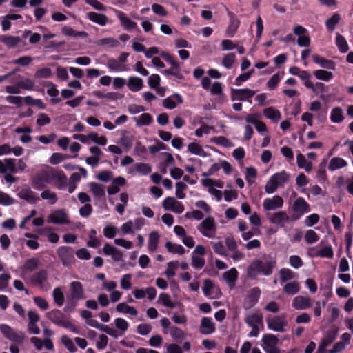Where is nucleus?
Listing matches in <instances>:
<instances>
[{
  "mask_svg": "<svg viewBox=\"0 0 353 353\" xmlns=\"http://www.w3.org/2000/svg\"><path fill=\"white\" fill-rule=\"evenodd\" d=\"M267 326L269 330L276 332H284L288 326V321L283 316L267 317Z\"/></svg>",
  "mask_w": 353,
  "mask_h": 353,
  "instance_id": "20e7f679",
  "label": "nucleus"
},
{
  "mask_svg": "<svg viewBox=\"0 0 353 353\" xmlns=\"http://www.w3.org/2000/svg\"><path fill=\"white\" fill-rule=\"evenodd\" d=\"M312 59L315 63L319 65L321 68L328 70L335 69L336 63L334 61L322 57L318 54H313Z\"/></svg>",
  "mask_w": 353,
  "mask_h": 353,
  "instance_id": "6ab92c4d",
  "label": "nucleus"
},
{
  "mask_svg": "<svg viewBox=\"0 0 353 353\" xmlns=\"http://www.w3.org/2000/svg\"><path fill=\"white\" fill-rule=\"evenodd\" d=\"M47 317L55 325L63 327L67 321L65 315L58 310H53L48 312Z\"/></svg>",
  "mask_w": 353,
  "mask_h": 353,
  "instance_id": "dca6fc26",
  "label": "nucleus"
},
{
  "mask_svg": "<svg viewBox=\"0 0 353 353\" xmlns=\"http://www.w3.org/2000/svg\"><path fill=\"white\" fill-rule=\"evenodd\" d=\"M214 289V286L212 281L205 279L203 287V292L205 296L213 298L212 291Z\"/></svg>",
  "mask_w": 353,
  "mask_h": 353,
  "instance_id": "052dcab7",
  "label": "nucleus"
},
{
  "mask_svg": "<svg viewBox=\"0 0 353 353\" xmlns=\"http://www.w3.org/2000/svg\"><path fill=\"white\" fill-rule=\"evenodd\" d=\"M165 248L171 253L183 254L185 252V249L182 245L172 243L170 241L165 243Z\"/></svg>",
  "mask_w": 353,
  "mask_h": 353,
  "instance_id": "3c124183",
  "label": "nucleus"
},
{
  "mask_svg": "<svg viewBox=\"0 0 353 353\" xmlns=\"http://www.w3.org/2000/svg\"><path fill=\"white\" fill-rule=\"evenodd\" d=\"M116 310L118 312L125 314H130L132 316H137L138 314V311L134 307L130 306L125 303H119L116 307Z\"/></svg>",
  "mask_w": 353,
  "mask_h": 353,
  "instance_id": "cd10ccee",
  "label": "nucleus"
},
{
  "mask_svg": "<svg viewBox=\"0 0 353 353\" xmlns=\"http://www.w3.org/2000/svg\"><path fill=\"white\" fill-rule=\"evenodd\" d=\"M313 74L317 79L325 81H329L333 78L332 72L324 70H316L314 71Z\"/></svg>",
  "mask_w": 353,
  "mask_h": 353,
  "instance_id": "c03bdc74",
  "label": "nucleus"
},
{
  "mask_svg": "<svg viewBox=\"0 0 353 353\" xmlns=\"http://www.w3.org/2000/svg\"><path fill=\"white\" fill-rule=\"evenodd\" d=\"M132 275L130 274H125L122 276L121 279V287L125 290H128L132 287Z\"/></svg>",
  "mask_w": 353,
  "mask_h": 353,
  "instance_id": "774afa93",
  "label": "nucleus"
},
{
  "mask_svg": "<svg viewBox=\"0 0 353 353\" xmlns=\"http://www.w3.org/2000/svg\"><path fill=\"white\" fill-rule=\"evenodd\" d=\"M1 41L9 48H12L17 46L21 41V39L19 37L3 35L1 38Z\"/></svg>",
  "mask_w": 353,
  "mask_h": 353,
  "instance_id": "473e14b6",
  "label": "nucleus"
},
{
  "mask_svg": "<svg viewBox=\"0 0 353 353\" xmlns=\"http://www.w3.org/2000/svg\"><path fill=\"white\" fill-rule=\"evenodd\" d=\"M347 163L343 159L340 157H333L328 165V169L334 171L347 166Z\"/></svg>",
  "mask_w": 353,
  "mask_h": 353,
  "instance_id": "f704fd0d",
  "label": "nucleus"
},
{
  "mask_svg": "<svg viewBox=\"0 0 353 353\" xmlns=\"http://www.w3.org/2000/svg\"><path fill=\"white\" fill-rule=\"evenodd\" d=\"M57 254L62 264L65 266L70 265L74 259V252L69 247H59L57 250Z\"/></svg>",
  "mask_w": 353,
  "mask_h": 353,
  "instance_id": "9b49d317",
  "label": "nucleus"
},
{
  "mask_svg": "<svg viewBox=\"0 0 353 353\" xmlns=\"http://www.w3.org/2000/svg\"><path fill=\"white\" fill-rule=\"evenodd\" d=\"M97 329L105 332L114 338H118L119 335V332H117V330L111 328L108 325H103L100 323Z\"/></svg>",
  "mask_w": 353,
  "mask_h": 353,
  "instance_id": "0e129e2a",
  "label": "nucleus"
},
{
  "mask_svg": "<svg viewBox=\"0 0 353 353\" xmlns=\"http://www.w3.org/2000/svg\"><path fill=\"white\" fill-rule=\"evenodd\" d=\"M137 126L149 125L152 121V117L149 113H143L139 117H134Z\"/></svg>",
  "mask_w": 353,
  "mask_h": 353,
  "instance_id": "58836bf2",
  "label": "nucleus"
},
{
  "mask_svg": "<svg viewBox=\"0 0 353 353\" xmlns=\"http://www.w3.org/2000/svg\"><path fill=\"white\" fill-rule=\"evenodd\" d=\"M236 61V55L234 53H228L224 56L222 60L223 65L227 69H230L232 67L233 63Z\"/></svg>",
  "mask_w": 353,
  "mask_h": 353,
  "instance_id": "13d9d810",
  "label": "nucleus"
},
{
  "mask_svg": "<svg viewBox=\"0 0 353 353\" xmlns=\"http://www.w3.org/2000/svg\"><path fill=\"white\" fill-rule=\"evenodd\" d=\"M69 217L63 209L53 211L48 217L47 221H69Z\"/></svg>",
  "mask_w": 353,
  "mask_h": 353,
  "instance_id": "c85d7f7f",
  "label": "nucleus"
},
{
  "mask_svg": "<svg viewBox=\"0 0 353 353\" xmlns=\"http://www.w3.org/2000/svg\"><path fill=\"white\" fill-rule=\"evenodd\" d=\"M86 18L100 26H105L108 21V18L106 15L95 12H88L86 14Z\"/></svg>",
  "mask_w": 353,
  "mask_h": 353,
  "instance_id": "412c9836",
  "label": "nucleus"
},
{
  "mask_svg": "<svg viewBox=\"0 0 353 353\" xmlns=\"http://www.w3.org/2000/svg\"><path fill=\"white\" fill-rule=\"evenodd\" d=\"M211 245L216 254L226 258V256L228 255L226 246L225 247L220 241L211 242Z\"/></svg>",
  "mask_w": 353,
  "mask_h": 353,
  "instance_id": "09e8293b",
  "label": "nucleus"
},
{
  "mask_svg": "<svg viewBox=\"0 0 353 353\" xmlns=\"http://www.w3.org/2000/svg\"><path fill=\"white\" fill-rule=\"evenodd\" d=\"M90 188L95 196L103 197L105 195L104 188L102 185L97 183L95 182H91L90 183Z\"/></svg>",
  "mask_w": 353,
  "mask_h": 353,
  "instance_id": "a18cd8bd",
  "label": "nucleus"
},
{
  "mask_svg": "<svg viewBox=\"0 0 353 353\" xmlns=\"http://www.w3.org/2000/svg\"><path fill=\"white\" fill-rule=\"evenodd\" d=\"M169 333L172 338L176 342H181L186 338V334L176 326L170 327Z\"/></svg>",
  "mask_w": 353,
  "mask_h": 353,
  "instance_id": "7c9ffc66",
  "label": "nucleus"
},
{
  "mask_svg": "<svg viewBox=\"0 0 353 353\" xmlns=\"http://www.w3.org/2000/svg\"><path fill=\"white\" fill-rule=\"evenodd\" d=\"M225 244L227 248V259H232L234 263L239 262L245 258L243 252L238 249V244L232 235H228L225 238Z\"/></svg>",
  "mask_w": 353,
  "mask_h": 353,
  "instance_id": "7ed1b4c3",
  "label": "nucleus"
},
{
  "mask_svg": "<svg viewBox=\"0 0 353 353\" xmlns=\"http://www.w3.org/2000/svg\"><path fill=\"white\" fill-rule=\"evenodd\" d=\"M59 90L57 89L56 85L52 84V87L47 90V94L52 97V98L50 99V102L52 104H57L61 101V99L57 97L59 95Z\"/></svg>",
  "mask_w": 353,
  "mask_h": 353,
  "instance_id": "4d7b16f0",
  "label": "nucleus"
},
{
  "mask_svg": "<svg viewBox=\"0 0 353 353\" xmlns=\"http://www.w3.org/2000/svg\"><path fill=\"white\" fill-rule=\"evenodd\" d=\"M264 115L274 122H277L281 117V114L278 110L269 107L263 110Z\"/></svg>",
  "mask_w": 353,
  "mask_h": 353,
  "instance_id": "e433bc0d",
  "label": "nucleus"
},
{
  "mask_svg": "<svg viewBox=\"0 0 353 353\" xmlns=\"http://www.w3.org/2000/svg\"><path fill=\"white\" fill-rule=\"evenodd\" d=\"M17 86L20 87V89L32 90L34 86V81L30 79H23L17 82Z\"/></svg>",
  "mask_w": 353,
  "mask_h": 353,
  "instance_id": "bf43d9fd",
  "label": "nucleus"
},
{
  "mask_svg": "<svg viewBox=\"0 0 353 353\" xmlns=\"http://www.w3.org/2000/svg\"><path fill=\"white\" fill-rule=\"evenodd\" d=\"M297 165L300 168H304L306 172H310L312 169V163L311 161H307L305 156L299 153L296 156Z\"/></svg>",
  "mask_w": 353,
  "mask_h": 353,
  "instance_id": "c9c22d12",
  "label": "nucleus"
},
{
  "mask_svg": "<svg viewBox=\"0 0 353 353\" xmlns=\"http://www.w3.org/2000/svg\"><path fill=\"white\" fill-rule=\"evenodd\" d=\"M263 349L266 353H281L277 347L279 339L274 334H265L262 338Z\"/></svg>",
  "mask_w": 353,
  "mask_h": 353,
  "instance_id": "39448f33",
  "label": "nucleus"
},
{
  "mask_svg": "<svg viewBox=\"0 0 353 353\" xmlns=\"http://www.w3.org/2000/svg\"><path fill=\"white\" fill-rule=\"evenodd\" d=\"M271 177L272 178V180L276 182L279 187H281L283 186L289 179L290 174L285 170H283L281 172L274 174L272 176H271Z\"/></svg>",
  "mask_w": 353,
  "mask_h": 353,
  "instance_id": "c756f323",
  "label": "nucleus"
},
{
  "mask_svg": "<svg viewBox=\"0 0 353 353\" xmlns=\"http://www.w3.org/2000/svg\"><path fill=\"white\" fill-rule=\"evenodd\" d=\"M18 196L28 201L30 203H34L37 201L39 200V198L37 196V194L29 189H22L19 193Z\"/></svg>",
  "mask_w": 353,
  "mask_h": 353,
  "instance_id": "5701e85b",
  "label": "nucleus"
},
{
  "mask_svg": "<svg viewBox=\"0 0 353 353\" xmlns=\"http://www.w3.org/2000/svg\"><path fill=\"white\" fill-rule=\"evenodd\" d=\"M292 209L294 211V219L296 220L310 211V205L303 198L299 197L295 200Z\"/></svg>",
  "mask_w": 353,
  "mask_h": 353,
  "instance_id": "0eeeda50",
  "label": "nucleus"
},
{
  "mask_svg": "<svg viewBox=\"0 0 353 353\" xmlns=\"http://www.w3.org/2000/svg\"><path fill=\"white\" fill-rule=\"evenodd\" d=\"M107 67L111 71H123V65L119 63V61L114 58H110L107 62Z\"/></svg>",
  "mask_w": 353,
  "mask_h": 353,
  "instance_id": "864d4df0",
  "label": "nucleus"
},
{
  "mask_svg": "<svg viewBox=\"0 0 353 353\" xmlns=\"http://www.w3.org/2000/svg\"><path fill=\"white\" fill-rule=\"evenodd\" d=\"M212 142L216 145H221L223 147H230L232 145L230 141L223 136L215 137L212 138Z\"/></svg>",
  "mask_w": 353,
  "mask_h": 353,
  "instance_id": "338daca9",
  "label": "nucleus"
},
{
  "mask_svg": "<svg viewBox=\"0 0 353 353\" xmlns=\"http://www.w3.org/2000/svg\"><path fill=\"white\" fill-rule=\"evenodd\" d=\"M136 171L141 175H147L152 172V167L145 163H137L134 164Z\"/></svg>",
  "mask_w": 353,
  "mask_h": 353,
  "instance_id": "5fc2aeb1",
  "label": "nucleus"
},
{
  "mask_svg": "<svg viewBox=\"0 0 353 353\" xmlns=\"http://www.w3.org/2000/svg\"><path fill=\"white\" fill-rule=\"evenodd\" d=\"M61 341L70 352L74 353L77 351V347L74 344L72 340L68 336H62L61 338Z\"/></svg>",
  "mask_w": 353,
  "mask_h": 353,
  "instance_id": "8fccbe9b",
  "label": "nucleus"
},
{
  "mask_svg": "<svg viewBox=\"0 0 353 353\" xmlns=\"http://www.w3.org/2000/svg\"><path fill=\"white\" fill-rule=\"evenodd\" d=\"M114 323L116 328L118 330L117 331L119 332V337L123 335L129 327L128 322L123 318H116L114 321Z\"/></svg>",
  "mask_w": 353,
  "mask_h": 353,
  "instance_id": "2f4dec72",
  "label": "nucleus"
},
{
  "mask_svg": "<svg viewBox=\"0 0 353 353\" xmlns=\"http://www.w3.org/2000/svg\"><path fill=\"white\" fill-rule=\"evenodd\" d=\"M344 119L342 109L340 107L334 108L330 114V120L333 123H341Z\"/></svg>",
  "mask_w": 353,
  "mask_h": 353,
  "instance_id": "ea45409f",
  "label": "nucleus"
},
{
  "mask_svg": "<svg viewBox=\"0 0 353 353\" xmlns=\"http://www.w3.org/2000/svg\"><path fill=\"white\" fill-rule=\"evenodd\" d=\"M255 94V91L249 88L243 89H232L231 99L232 101H247L251 99Z\"/></svg>",
  "mask_w": 353,
  "mask_h": 353,
  "instance_id": "9d476101",
  "label": "nucleus"
},
{
  "mask_svg": "<svg viewBox=\"0 0 353 353\" xmlns=\"http://www.w3.org/2000/svg\"><path fill=\"white\" fill-rule=\"evenodd\" d=\"M51 176L54 179L57 180L61 185L66 186L68 179L62 170L52 172Z\"/></svg>",
  "mask_w": 353,
  "mask_h": 353,
  "instance_id": "6e6d98bb",
  "label": "nucleus"
},
{
  "mask_svg": "<svg viewBox=\"0 0 353 353\" xmlns=\"http://www.w3.org/2000/svg\"><path fill=\"white\" fill-rule=\"evenodd\" d=\"M158 302L168 308L172 309L175 307V304L171 300L170 295L166 293H162L159 294Z\"/></svg>",
  "mask_w": 353,
  "mask_h": 353,
  "instance_id": "49530a36",
  "label": "nucleus"
},
{
  "mask_svg": "<svg viewBox=\"0 0 353 353\" xmlns=\"http://www.w3.org/2000/svg\"><path fill=\"white\" fill-rule=\"evenodd\" d=\"M188 188V185L181 181L176 183V196L178 199H183L185 197V194L183 192Z\"/></svg>",
  "mask_w": 353,
  "mask_h": 353,
  "instance_id": "69168bd1",
  "label": "nucleus"
},
{
  "mask_svg": "<svg viewBox=\"0 0 353 353\" xmlns=\"http://www.w3.org/2000/svg\"><path fill=\"white\" fill-rule=\"evenodd\" d=\"M0 330L5 337L14 343H21L25 338V334L23 332H15L7 325H1L0 326Z\"/></svg>",
  "mask_w": 353,
  "mask_h": 353,
  "instance_id": "423d86ee",
  "label": "nucleus"
},
{
  "mask_svg": "<svg viewBox=\"0 0 353 353\" xmlns=\"http://www.w3.org/2000/svg\"><path fill=\"white\" fill-rule=\"evenodd\" d=\"M283 205V199L280 196H274L272 199H264L263 206L265 210H275Z\"/></svg>",
  "mask_w": 353,
  "mask_h": 353,
  "instance_id": "2eb2a0df",
  "label": "nucleus"
},
{
  "mask_svg": "<svg viewBox=\"0 0 353 353\" xmlns=\"http://www.w3.org/2000/svg\"><path fill=\"white\" fill-rule=\"evenodd\" d=\"M5 163L0 160V173L6 174L7 172L17 173L16 159L12 158H6L4 159Z\"/></svg>",
  "mask_w": 353,
  "mask_h": 353,
  "instance_id": "a211bd4d",
  "label": "nucleus"
},
{
  "mask_svg": "<svg viewBox=\"0 0 353 353\" xmlns=\"http://www.w3.org/2000/svg\"><path fill=\"white\" fill-rule=\"evenodd\" d=\"M336 44L339 48V50L342 53L346 52L349 49L346 39L341 34H337L336 38Z\"/></svg>",
  "mask_w": 353,
  "mask_h": 353,
  "instance_id": "603ef678",
  "label": "nucleus"
},
{
  "mask_svg": "<svg viewBox=\"0 0 353 353\" xmlns=\"http://www.w3.org/2000/svg\"><path fill=\"white\" fill-rule=\"evenodd\" d=\"M215 331V325L212 318L203 317L201 321L200 332L203 334H210Z\"/></svg>",
  "mask_w": 353,
  "mask_h": 353,
  "instance_id": "aec40b11",
  "label": "nucleus"
},
{
  "mask_svg": "<svg viewBox=\"0 0 353 353\" xmlns=\"http://www.w3.org/2000/svg\"><path fill=\"white\" fill-rule=\"evenodd\" d=\"M341 19L340 14L334 13L325 21V26L328 31H333Z\"/></svg>",
  "mask_w": 353,
  "mask_h": 353,
  "instance_id": "37998d69",
  "label": "nucleus"
},
{
  "mask_svg": "<svg viewBox=\"0 0 353 353\" xmlns=\"http://www.w3.org/2000/svg\"><path fill=\"white\" fill-rule=\"evenodd\" d=\"M280 283L283 285L287 281H290L295 278L296 274L288 268H283L279 272Z\"/></svg>",
  "mask_w": 353,
  "mask_h": 353,
  "instance_id": "4c0bfd02",
  "label": "nucleus"
},
{
  "mask_svg": "<svg viewBox=\"0 0 353 353\" xmlns=\"http://www.w3.org/2000/svg\"><path fill=\"white\" fill-rule=\"evenodd\" d=\"M114 11L121 26L125 30H130L137 27V23L129 19L123 12L117 10H114Z\"/></svg>",
  "mask_w": 353,
  "mask_h": 353,
  "instance_id": "f3484780",
  "label": "nucleus"
},
{
  "mask_svg": "<svg viewBox=\"0 0 353 353\" xmlns=\"http://www.w3.org/2000/svg\"><path fill=\"white\" fill-rule=\"evenodd\" d=\"M238 277V272L235 268H232L228 271L225 272L223 274V278L226 281L228 285L232 287Z\"/></svg>",
  "mask_w": 353,
  "mask_h": 353,
  "instance_id": "a878e982",
  "label": "nucleus"
},
{
  "mask_svg": "<svg viewBox=\"0 0 353 353\" xmlns=\"http://www.w3.org/2000/svg\"><path fill=\"white\" fill-rule=\"evenodd\" d=\"M52 297H53L54 303L59 307H61L63 305L64 295H63L61 288L57 287L53 290Z\"/></svg>",
  "mask_w": 353,
  "mask_h": 353,
  "instance_id": "a19ab883",
  "label": "nucleus"
},
{
  "mask_svg": "<svg viewBox=\"0 0 353 353\" xmlns=\"http://www.w3.org/2000/svg\"><path fill=\"white\" fill-rule=\"evenodd\" d=\"M48 272L44 270H41L39 272L34 273L31 277V281L35 284L39 285L41 288H43V284L47 280Z\"/></svg>",
  "mask_w": 353,
  "mask_h": 353,
  "instance_id": "b1692460",
  "label": "nucleus"
},
{
  "mask_svg": "<svg viewBox=\"0 0 353 353\" xmlns=\"http://www.w3.org/2000/svg\"><path fill=\"white\" fill-rule=\"evenodd\" d=\"M128 89L134 92L140 91L143 87V81L137 77H130L127 83Z\"/></svg>",
  "mask_w": 353,
  "mask_h": 353,
  "instance_id": "4be33fe9",
  "label": "nucleus"
},
{
  "mask_svg": "<svg viewBox=\"0 0 353 353\" xmlns=\"http://www.w3.org/2000/svg\"><path fill=\"white\" fill-rule=\"evenodd\" d=\"M188 150L192 154L201 157H206L205 152L203 150L201 145H199V143H190L188 146Z\"/></svg>",
  "mask_w": 353,
  "mask_h": 353,
  "instance_id": "de8ad7c7",
  "label": "nucleus"
},
{
  "mask_svg": "<svg viewBox=\"0 0 353 353\" xmlns=\"http://www.w3.org/2000/svg\"><path fill=\"white\" fill-rule=\"evenodd\" d=\"M261 295V290L258 287L252 288L245 296L243 301V307L246 310L250 309L259 301Z\"/></svg>",
  "mask_w": 353,
  "mask_h": 353,
  "instance_id": "6e6552de",
  "label": "nucleus"
},
{
  "mask_svg": "<svg viewBox=\"0 0 353 353\" xmlns=\"http://www.w3.org/2000/svg\"><path fill=\"white\" fill-rule=\"evenodd\" d=\"M159 235L157 232H152L150 234L148 239V250L154 252L158 246Z\"/></svg>",
  "mask_w": 353,
  "mask_h": 353,
  "instance_id": "79ce46f5",
  "label": "nucleus"
},
{
  "mask_svg": "<svg viewBox=\"0 0 353 353\" xmlns=\"http://www.w3.org/2000/svg\"><path fill=\"white\" fill-rule=\"evenodd\" d=\"M245 322L249 327L261 325L263 328V315L260 312L248 313L245 317Z\"/></svg>",
  "mask_w": 353,
  "mask_h": 353,
  "instance_id": "ddd939ff",
  "label": "nucleus"
},
{
  "mask_svg": "<svg viewBox=\"0 0 353 353\" xmlns=\"http://www.w3.org/2000/svg\"><path fill=\"white\" fill-rule=\"evenodd\" d=\"M173 99H176L179 103H181L183 102L181 96L178 93H174L171 97H168L163 100V105L167 109H174L176 107L177 104L174 101Z\"/></svg>",
  "mask_w": 353,
  "mask_h": 353,
  "instance_id": "393cba45",
  "label": "nucleus"
},
{
  "mask_svg": "<svg viewBox=\"0 0 353 353\" xmlns=\"http://www.w3.org/2000/svg\"><path fill=\"white\" fill-rule=\"evenodd\" d=\"M39 259L38 258H32L25 263L23 268L28 272H32L39 266Z\"/></svg>",
  "mask_w": 353,
  "mask_h": 353,
  "instance_id": "e2e57ef3",
  "label": "nucleus"
},
{
  "mask_svg": "<svg viewBox=\"0 0 353 353\" xmlns=\"http://www.w3.org/2000/svg\"><path fill=\"white\" fill-rule=\"evenodd\" d=\"M228 15L230 17V23L227 28L225 34L229 37H233L240 26V21L235 14L231 11L228 12Z\"/></svg>",
  "mask_w": 353,
  "mask_h": 353,
  "instance_id": "4468645a",
  "label": "nucleus"
},
{
  "mask_svg": "<svg viewBox=\"0 0 353 353\" xmlns=\"http://www.w3.org/2000/svg\"><path fill=\"white\" fill-rule=\"evenodd\" d=\"M283 292L289 295H294L300 291V284L297 281L287 282L283 284Z\"/></svg>",
  "mask_w": 353,
  "mask_h": 353,
  "instance_id": "bb28decb",
  "label": "nucleus"
},
{
  "mask_svg": "<svg viewBox=\"0 0 353 353\" xmlns=\"http://www.w3.org/2000/svg\"><path fill=\"white\" fill-rule=\"evenodd\" d=\"M70 301L67 303L64 310L72 311L77 305V301L85 298L82 284L79 281H72L70 283Z\"/></svg>",
  "mask_w": 353,
  "mask_h": 353,
  "instance_id": "f03ea898",
  "label": "nucleus"
},
{
  "mask_svg": "<svg viewBox=\"0 0 353 353\" xmlns=\"http://www.w3.org/2000/svg\"><path fill=\"white\" fill-rule=\"evenodd\" d=\"M275 265L276 260L271 256H265L263 260L254 259L248 268L247 275L250 279H255L259 275L269 276Z\"/></svg>",
  "mask_w": 353,
  "mask_h": 353,
  "instance_id": "f257e3e1",
  "label": "nucleus"
},
{
  "mask_svg": "<svg viewBox=\"0 0 353 353\" xmlns=\"http://www.w3.org/2000/svg\"><path fill=\"white\" fill-rule=\"evenodd\" d=\"M312 306L310 296L298 295L292 300V307L296 310H305Z\"/></svg>",
  "mask_w": 353,
  "mask_h": 353,
  "instance_id": "1a4fd4ad",
  "label": "nucleus"
},
{
  "mask_svg": "<svg viewBox=\"0 0 353 353\" xmlns=\"http://www.w3.org/2000/svg\"><path fill=\"white\" fill-rule=\"evenodd\" d=\"M197 228L206 237L214 238L216 236V226L214 222H201Z\"/></svg>",
  "mask_w": 353,
  "mask_h": 353,
  "instance_id": "f8f14e48",
  "label": "nucleus"
},
{
  "mask_svg": "<svg viewBox=\"0 0 353 353\" xmlns=\"http://www.w3.org/2000/svg\"><path fill=\"white\" fill-rule=\"evenodd\" d=\"M88 137L97 144L100 145H105L107 144V139L104 136L99 137L97 133L90 132L88 134Z\"/></svg>",
  "mask_w": 353,
  "mask_h": 353,
  "instance_id": "680f3d73",
  "label": "nucleus"
},
{
  "mask_svg": "<svg viewBox=\"0 0 353 353\" xmlns=\"http://www.w3.org/2000/svg\"><path fill=\"white\" fill-rule=\"evenodd\" d=\"M38 234L40 235L48 237V241L51 243H57L58 242L59 237V236L52 231V230L49 228H43L39 229L37 230Z\"/></svg>",
  "mask_w": 353,
  "mask_h": 353,
  "instance_id": "72a5a7b5",
  "label": "nucleus"
}]
</instances>
